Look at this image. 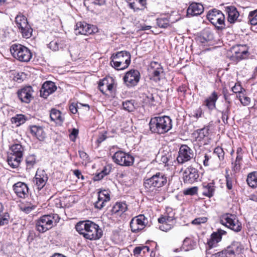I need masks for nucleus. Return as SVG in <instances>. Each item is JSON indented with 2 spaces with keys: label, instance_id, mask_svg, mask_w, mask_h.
I'll return each instance as SVG.
<instances>
[{
  "label": "nucleus",
  "instance_id": "20e7f679",
  "mask_svg": "<svg viewBox=\"0 0 257 257\" xmlns=\"http://www.w3.org/2000/svg\"><path fill=\"white\" fill-rule=\"evenodd\" d=\"M110 64L117 70H122L126 69L130 64L131 55L130 52L122 51L113 54L111 57Z\"/></svg>",
  "mask_w": 257,
  "mask_h": 257
},
{
  "label": "nucleus",
  "instance_id": "69168bd1",
  "mask_svg": "<svg viewBox=\"0 0 257 257\" xmlns=\"http://www.w3.org/2000/svg\"><path fill=\"white\" fill-rule=\"evenodd\" d=\"M242 88L241 85L239 84L236 83L234 86L232 87V91L235 93H240L241 92Z\"/></svg>",
  "mask_w": 257,
  "mask_h": 257
},
{
  "label": "nucleus",
  "instance_id": "864d4df0",
  "mask_svg": "<svg viewBox=\"0 0 257 257\" xmlns=\"http://www.w3.org/2000/svg\"><path fill=\"white\" fill-rule=\"evenodd\" d=\"M156 97L152 93H149L146 96V100L151 105H156Z\"/></svg>",
  "mask_w": 257,
  "mask_h": 257
},
{
  "label": "nucleus",
  "instance_id": "393cba45",
  "mask_svg": "<svg viewBox=\"0 0 257 257\" xmlns=\"http://www.w3.org/2000/svg\"><path fill=\"white\" fill-rule=\"evenodd\" d=\"M225 11L228 15L227 21L230 24H233L236 22H239V14L236 8L233 6L225 7Z\"/></svg>",
  "mask_w": 257,
  "mask_h": 257
},
{
  "label": "nucleus",
  "instance_id": "774afa93",
  "mask_svg": "<svg viewBox=\"0 0 257 257\" xmlns=\"http://www.w3.org/2000/svg\"><path fill=\"white\" fill-rule=\"evenodd\" d=\"M157 158L158 159L160 158V162L164 164H166L169 160L166 155H159L157 156Z\"/></svg>",
  "mask_w": 257,
  "mask_h": 257
},
{
  "label": "nucleus",
  "instance_id": "a211bd4d",
  "mask_svg": "<svg viewBox=\"0 0 257 257\" xmlns=\"http://www.w3.org/2000/svg\"><path fill=\"white\" fill-rule=\"evenodd\" d=\"M48 179L47 174L44 170H38L33 182L37 189L41 190L46 185Z\"/></svg>",
  "mask_w": 257,
  "mask_h": 257
},
{
  "label": "nucleus",
  "instance_id": "7ed1b4c3",
  "mask_svg": "<svg viewBox=\"0 0 257 257\" xmlns=\"http://www.w3.org/2000/svg\"><path fill=\"white\" fill-rule=\"evenodd\" d=\"M150 131L153 133L163 134L172 127V119L169 116H156L152 118L149 122Z\"/></svg>",
  "mask_w": 257,
  "mask_h": 257
},
{
  "label": "nucleus",
  "instance_id": "9b49d317",
  "mask_svg": "<svg viewBox=\"0 0 257 257\" xmlns=\"http://www.w3.org/2000/svg\"><path fill=\"white\" fill-rule=\"evenodd\" d=\"M192 150L187 145H182L179 148L177 161L179 164H183L193 158Z\"/></svg>",
  "mask_w": 257,
  "mask_h": 257
},
{
  "label": "nucleus",
  "instance_id": "c756f323",
  "mask_svg": "<svg viewBox=\"0 0 257 257\" xmlns=\"http://www.w3.org/2000/svg\"><path fill=\"white\" fill-rule=\"evenodd\" d=\"M218 98V97L217 93L215 91H214L204 101V104L209 109H214L216 107V102Z\"/></svg>",
  "mask_w": 257,
  "mask_h": 257
},
{
  "label": "nucleus",
  "instance_id": "338daca9",
  "mask_svg": "<svg viewBox=\"0 0 257 257\" xmlns=\"http://www.w3.org/2000/svg\"><path fill=\"white\" fill-rule=\"evenodd\" d=\"M210 159V157H209L207 154H205L202 157V162L204 166H208L209 165V160Z\"/></svg>",
  "mask_w": 257,
  "mask_h": 257
},
{
  "label": "nucleus",
  "instance_id": "e433bc0d",
  "mask_svg": "<svg viewBox=\"0 0 257 257\" xmlns=\"http://www.w3.org/2000/svg\"><path fill=\"white\" fill-rule=\"evenodd\" d=\"M175 213L172 211H170L169 212H167L164 215H162L158 218L159 222H165L167 221L169 223H175Z\"/></svg>",
  "mask_w": 257,
  "mask_h": 257
},
{
  "label": "nucleus",
  "instance_id": "680f3d73",
  "mask_svg": "<svg viewBox=\"0 0 257 257\" xmlns=\"http://www.w3.org/2000/svg\"><path fill=\"white\" fill-rule=\"evenodd\" d=\"M78 134V130L76 128H73L71 133L69 135L70 139L72 141H75Z\"/></svg>",
  "mask_w": 257,
  "mask_h": 257
},
{
  "label": "nucleus",
  "instance_id": "4be33fe9",
  "mask_svg": "<svg viewBox=\"0 0 257 257\" xmlns=\"http://www.w3.org/2000/svg\"><path fill=\"white\" fill-rule=\"evenodd\" d=\"M109 200L110 195L107 190H104L99 191L97 200L94 204L95 207L101 209L105 205V203L109 201Z\"/></svg>",
  "mask_w": 257,
  "mask_h": 257
},
{
  "label": "nucleus",
  "instance_id": "a878e982",
  "mask_svg": "<svg viewBox=\"0 0 257 257\" xmlns=\"http://www.w3.org/2000/svg\"><path fill=\"white\" fill-rule=\"evenodd\" d=\"M129 7L134 12L144 11L147 8L146 0H126Z\"/></svg>",
  "mask_w": 257,
  "mask_h": 257
},
{
  "label": "nucleus",
  "instance_id": "1a4fd4ad",
  "mask_svg": "<svg viewBox=\"0 0 257 257\" xmlns=\"http://www.w3.org/2000/svg\"><path fill=\"white\" fill-rule=\"evenodd\" d=\"M15 22L23 38L28 39L32 36L33 29L25 16L22 14L18 15L15 18Z\"/></svg>",
  "mask_w": 257,
  "mask_h": 257
},
{
  "label": "nucleus",
  "instance_id": "423d86ee",
  "mask_svg": "<svg viewBox=\"0 0 257 257\" xmlns=\"http://www.w3.org/2000/svg\"><path fill=\"white\" fill-rule=\"evenodd\" d=\"M10 51L13 57L21 62H28L32 57L30 50L20 44L12 45Z\"/></svg>",
  "mask_w": 257,
  "mask_h": 257
},
{
  "label": "nucleus",
  "instance_id": "b1692460",
  "mask_svg": "<svg viewBox=\"0 0 257 257\" xmlns=\"http://www.w3.org/2000/svg\"><path fill=\"white\" fill-rule=\"evenodd\" d=\"M150 71H152V79L155 81L160 80V74L163 72V69L160 63L152 62L150 64Z\"/></svg>",
  "mask_w": 257,
  "mask_h": 257
},
{
  "label": "nucleus",
  "instance_id": "de8ad7c7",
  "mask_svg": "<svg viewBox=\"0 0 257 257\" xmlns=\"http://www.w3.org/2000/svg\"><path fill=\"white\" fill-rule=\"evenodd\" d=\"M230 113V105L227 104L226 108L224 110L221 111L222 116L221 118L223 122L226 124L228 123V119L229 115Z\"/></svg>",
  "mask_w": 257,
  "mask_h": 257
},
{
  "label": "nucleus",
  "instance_id": "5701e85b",
  "mask_svg": "<svg viewBox=\"0 0 257 257\" xmlns=\"http://www.w3.org/2000/svg\"><path fill=\"white\" fill-rule=\"evenodd\" d=\"M57 89L55 83L50 81L45 82L40 90V96L46 98L50 94L54 92Z\"/></svg>",
  "mask_w": 257,
  "mask_h": 257
},
{
  "label": "nucleus",
  "instance_id": "bb28decb",
  "mask_svg": "<svg viewBox=\"0 0 257 257\" xmlns=\"http://www.w3.org/2000/svg\"><path fill=\"white\" fill-rule=\"evenodd\" d=\"M204 11L203 6L200 3H192L187 9V16H195L201 15Z\"/></svg>",
  "mask_w": 257,
  "mask_h": 257
},
{
  "label": "nucleus",
  "instance_id": "cd10ccee",
  "mask_svg": "<svg viewBox=\"0 0 257 257\" xmlns=\"http://www.w3.org/2000/svg\"><path fill=\"white\" fill-rule=\"evenodd\" d=\"M216 186L214 181L211 182H204L202 185V194L209 198L212 197L215 193Z\"/></svg>",
  "mask_w": 257,
  "mask_h": 257
},
{
  "label": "nucleus",
  "instance_id": "4c0bfd02",
  "mask_svg": "<svg viewBox=\"0 0 257 257\" xmlns=\"http://www.w3.org/2000/svg\"><path fill=\"white\" fill-rule=\"evenodd\" d=\"M4 206L0 203V226L7 225L10 220V215L8 212H4Z\"/></svg>",
  "mask_w": 257,
  "mask_h": 257
},
{
  "label": "nucleus",
  "instance_id": "dca6fc26",
  "mask_svg": "<svg viewBox=\"0 0 257 257\" xmlns=\"http://www.w3.org/2000/svg\"><path fill=\"white\" fill-rule=\"evenodd\" d=\"M140 73L137 70L132 69L127 72L123 77L125 84L128 87L136 86L140 81Z\"/></svg>",
  "mask_w": 257,
  "mask_h": 257
},
{
  "label": "nucleus",
  "instance_id": "052dcab7",
  "mask_svg": "<svg viewBox=\"0 0 257 257\" xmlns=\"http://www.w3.org/2000/svg\"><path fill=\"white\" fill-rule=\"evenodd\" d=\"M225 178L226 182V187L229 190H230L232 188V179L229 174H226L225 175Z\"/></svg>",
  "mask_w": 257,
  "mask_h": 257
},
{
  "label": "nucleus",
  "instance_id": "39448f33",
  "mask_svg": "<svg viewBox=\"0 0 257 257\" xmlns=\"http://www.w3.org/2000/svg\"><path fill=\"white\" fill-rule=\"evenodd\" d=\"M57 214L45 215L36 221V229L39 232H44L52 228L59 220Z\"/></svg>",
  "mask_w": 257,
  "mask_h": 257
},
{
  "label": "nucleus",
  "instance_id": "473e14b6",
  "mask_svg": "<svg viewBox=\"0 0 257 257\" xmlns=\"http://www.w3.org/2000/svg\"><path fill=\"white\" fill-rule=\"evenodd\" d=\"M127 209V205L124 202H116L111 209L112 214L120 215Z\"/></svg>",
  "mask_w": 257,
  "mask_h": 257
},
{
  "label": "nucleus",
  "instance_id": "37998d69",
  "mask_svg": "<svg viewBox=\"0 0 257 257\" xmlns=\"http://www.w3.org/2000/svg\"><path fill=\"white\" fill-rule=\"evenodd\" d=\"M158 26L162 28H166L170 26V21L168 17H160L157 19Z\"/></svg>",
  "mask_w": 257,
  "mask_h": 257
},
{
  "label": "nucleus",
  "instance_id": "6e6d98bb",
  "mask_svg": "<svg viewBox=\"0 0 257 257\" xmlns=\"http://www.w3.org/2000/svg\"><path fill=\"white\" fill-rule=\"evenodd\" d=\"M208 218L205 217H200L196 218L192 221L193 224L200 225L201 223H204L207 222Z\"/></svg>",
  "mask_w": 257,
  "mask_h": 257
},
{
  "label": "nucleus",
  "instance_id": "f704fd0d",
  "mask_svg": "<svg viewBox=\"0 0 257 257\" xmlns=\"http://www.w3.org/2000/svg\"><path fill=\"white\" fill-rule=\"evenodd\" d=\"M248 185L252 188L257 187V172H253L248 174L246 179Z\"/></svg>",
  "mask_w": 257,
  "mask_h": 257
},
{
  "label": "nucleus",
  "instance_id": "2f4dec72",
  "mask_svg": "<svg viewBox=\"0 0 257 257\" xmlns=\"http://www.w3.org/2000/svg\"><path fill=\"white\" fill-rule=\"evenodd\" d=\"M31 134L39 141H43L45 138V134L41 126L33 125L30 127Z\"/></svg>",
  "mask_w": 257,
  "mask_h": 257
},
{
  "label": "nucleus",
  "instance_id": "4468645a",
  "mask_svg": "<svg viewBox=\"0 0 257 257\" xmlns=\"http://www.w3.org/2000/svg\"><path fill=\"white\" fill-rule=\"evenodd\" d=\"M148 223L147 218L144 214L133 218L130 222V227L133 232H137L144 229Z\"/></svg>",
  "mask_w": 257,
  "mask_h": 257
},
{
  "label": "nucleus",
  "instance_id": "6ab92c4d",
  "mask_svg": "<svg viewBox=\"0 0 257 257\" xmlns=\"http://www.w3.org/2000/svg\"><path fill=\"white\" fill-rule=\"evenodd\" d=\"M225 231L222 230H218L217 232H213L207 242L206 254L209 253L208 250L216 247L217 243L221 241L222 235Z\"/></svg>",
  "mask_w": 257,
  "mask_h": 257
},
{
  "label": "nucleus",
  "instance_id": "0eeeda50",
  "mask_svg": "<svg viewBox=\"0 0 257 257\" xmlns=\"http://www.w3.org/2000/svg\"><path fill=\"white\" fill-rule=\"evenodd\" d=\"M219 221L222 225L235 232H239L241 230V223L234 214L224 213L220 216Z\"/></svg>",
  "mask_w": 257,
  "mask_h": 257
},
{
  "label": "nucleus",
  "instance_id": "f257e3e1",
  "mask_svg": "<svg viewBox=\"0 0 257 257\" xmlns=\"http://www.w3.org/2000/svg\"><path fill=\"white\" fill-rule=\"evenodd\" d=\"M75 228L85 239L90 240L99 239L103 234L102 230L98 225L89 220L78 222Z\"/></svg>",
  "mask_w": 257,
  "mask_h": 257
},
{
  "label": "nucleus",
  "instance_id": "13d9d810",
  "mask_svg": "<svg viewBox=\"0 0 257 257\" xmlns=\"http://www.w3.org/2000/svg\"><path fill=\"white\" fill-rule=\"evenodd\" d=\"M239 100L241 103L244 105H247L250 102V98L246 96H239Z\"/></svg>",
  "mask_w": 257,
  "mask_h": 257
},
{
  "label": "nucleus",
  "instance_id": "412c9836",
  "mask_svg": "<svg viewBox=\"0 0 257 257\" xmlns=\"http://www.w3.org/2000/svg\"><path fill=\"white\" fill-rule=\"evenodd\" d=\"M13 188L15 193L20 198H25L28 196L29 188L26 183L18 182L13 185Z\"/></svg>",
  "mask_w": 257,
  "mask_h": 257
},
{
  "label": "nucleus",
  "instance_id": "7c9ffc66",
  "mask_svg": "<svg viewBox=\"0 0 257 257\" xmlns=\"http://www.w3.org/2000/svg\"><path fill=\"white\" fill-rule=\"evenodd\" d=\"M241 148H238L236 151V158L234 163H232V169L235 172H238L240 169V165L242 160V152Z\"/></svg>",
  "mask_w": 257,
  "mask_h": 257
},
{
  "label": "nucleus",
  "instance_id": "a19ab883",
  "mask_svg": "<svg viewBox=\"0 0 257 257\" xmlns=\"http://www.w3.org/2000/svg\"><path fill=\"white\" fill-rule=\"evenodd\" d=\"M26 120V116L23 114H17L11 118V121L13 123L19 126L25 122Z\"/></svg>",
  "mask_w": 257,
  "mask_h": 257
},
{
  "label": "nucleus",
  "instance_id": "f03ea898",
  "mask_svg": "<svg viewBox=\"0 0 257 257\" xmlns=\"http://www.w3.org/2000/svg\"><path fill=\"white\" fill-rule=\"evenodd\" d=\"M167 182L166 175L161 172H157L151 177L144 179V186L146 192L151 196L155 195L158 189L164 186Z\"/></svg>",
  "mask_w": 257,
  "mask_h": 257
},
{
  "label": "nucleus",
  "instance_id": "79ce46f5",
  "mask_svg": "<svg viewBox=\"0 0 257 257\" xmlns=\"http://www.w3.org/2000/svg\"><path fill=\"white\" fill-rule=\"evenodd\" d=\"M50 116L51 120L54 121L59 120L61 122L63 121L61 112L56 109L53 108L51 109Z\"/></svg>",
  "mask_w": 257,
  "mask_h": 257
},
{
  "label": "nucleus",
  "instance_id": "09e8293b",
  "mask_svg": "<svg viewBox=\"0 0 257 257\" xmlns=\"http://www.w3.org/2000/svg\"><path fill=\"white\" fill-rule=\"evenodd\" d=\"M248 19L251 25H257V10L249 12Z\"/></svg>",
  "mask_w": 257,
  "mask_h": 257
},
{
  "label": "nucleus",
  "instance_id": "ea45409f",
  "mask_svg": "<svg viewBox=\"0 0 257 257\" xmlns=\"http://www.w3.org/2000/svg\"><path fill=\"white\" fill-rule=\"evenodd\" d=\"M63 44L59 40H53L49 43L48 47L53 51H57L63 48Z\"/></svg>",
  "mask_w": 257,
  "mask_h": 257
},
{
  "label": "nucleus",
  "instance_id": "5fc2aeb1",
  "mask_svg": "<svg viewBox=\"0 0 257 257\" xmlns=\"http://www.w3.org/2000/svg\"><path fill=\"white\" fill-rule=\"evenodd\" d=\"M198 188L197 187H192L187 188L184 191L185 195H193L197 193Z\"/></svg>",
  "mask_w": 257,
  "mask_h": 257
},
{
  "label": "nucleus",
  "instance_id": "9d476101",
  "mask_svg": "<svg viewBox=\"0 0 257 257\" xmlns=\"http://www.w3.org/2000/svg\"><path fill=\"white\" fill-rule=\"evenodd\" d=\"M112 159L115 163L122 166H131L134 163V158L122 151L116 152Z\"/></svg>",
  "mask_w": 257,
  "mask_h": 257
},
{
  "label": "nucleus",
  "instance_id": "49530a36",
  "mask_svg": "<svg viewBox=\"0 0 257 257\" xmlns=\"http://www.w3.org/2000/svg\"><path fill=\"white\" fill-rule=\"evenodd\" d=\"M194 244V242L190 238L188 237L185 238L182 245L184 249V251H186L192 249L193 247Z\"/></svg>",
  "mask_w": 257,
  "mask_h": 257
},
{
  "label": "nucleus",
  "instance_id": "bf43d9fd",
  "mask_svg": "<svg viewBox=\"0 0 257 257\" xmlns=\"http://www.w3.org/2000/svg\"><path fill=\"white\" fill-rule=\"evenodd\" d=\"M35 208L34 206H31V205H23L21 209V210L25 212L26 213H29L31 212Z\"/></svg>",
  "mask_w": 257,
  "mask_h": 257
},
{
  "label": "nucleus",
  "instance_id": "603ef678",
  "mask_svg": "<svg viewBox=\"0 0 257 257\" xmlns=\"http://www.w3.org/2000/svg\"><path fill=\"white\" fill-rule=\"evenodd\" d=\"M25 77L26 75L24 72H20L15 74L13 79L18 83H21L24 80Z\"/></svg>",
  "mask_w": 257,
  "mask_h": 257
},
{
  "label": "nucleus",
  "instance_id": "c9c22d12",
  "mask_svg": "<svg viewBox=\"0 0 257 257\" xmlns=\"http://www.w3.org/2000/svg\"><path fill=\"white\" fill-rule=\"evenodd\" d=\"M10 154L18 156V158L23 157L24 148L20 144H16L12 145L10 148Z\"/></svg>",
  "mask_w": 257,
  "mask_h": 257
},
{
  "label": "nucleus",
  "instance_id": "ddd939ff",
  "mask_svg": "<svg viewBox=\"0 0 257 257\" xmlns=\"http://www.w3.org/2000/svg\"><path fill=\"white\" fill-rule=\"evenodd\" d=\"M233 57L237 61L246 59L249 56L248 47L246 45H236L231 47Z\"/></svg>",
  "mask_w": 257,
  "mask_h": 257
},
{
  "label": "nucleus",
  "instance_id": "f8f14e48",
  "mask_svg": "<svg viewBox=\"0 0 257 257\" xmlns=\"http://www.w3.org/2000/svg\"><path fill=\"white\" fill-rule=\"evenodd\" d=\"M199 177L198 170L191 166L186 168L182 174V179L185 184H193L197 182Z\"/></svg>",
  "mask_w": 257,
  "mask_h": 257
},
{
  "label": "nucleus",
  "instance_id": "f3484780",
  "mask_svg": "<svg viewBox=\"0 0 257 257\" xmlns=\"http://www.w3.org/2000/svg\"><path fill=\"white\" fill-rule=\"evenodd\" d=\"M33 92L34 90L32 86H28L19 89L17 92V95L22 102L29 103L33 99Z\"/></svg>",
  "mask_w": 257,
  "mask_h": 257
},
{
  "label": "nucleus",
  "instance_id": "2eb2a0df",
  "mask_svg": "<svg viewBox=\"0 0 257 257\" xmlns=\"http://www.w3.org/2000/svg\"><path fill=\"white\" fill-rule=\"evenodd\" d=\"M75 31L76 35H88L97 32V28L95 26L80 22L76 24Z\"/></svg>",
  "mask_w": 257,
  "mask_h": 257
},
{
  "label": "nucleus",
  "instance_id": "8fccbe9b",
  "mask_svg": "<svg viewBox=\"0 0 257 257\" xmlns=\"http://www.w3.org/2000/svg\"><path fill=\"white\" fill-rule=\"evenodd\" d=\"M213 154L216 155L220 161L224 160V152L220 147H217L215 148L213 151Z\"/></svg>",
  "mask_w": 257,
  "mask_h": 257
},
{
  "label": "nucleus",
  "instance_id": "6e6552de",
  "mask_svg": "<svg viewBox=\"0 0 257 257\" xmlns=\"http://www.w3.org/2000/svg\"><path fill=\"white\" fill-rule=\"evenodd\" d=\"M207 18L218 30L225 28V16L220 11L216 9L209 11Z\"/></svg>",
  "mask_w": 257,
  "mask_h": 257
},
{
  "label": "nucleus",
  "instance_id": "e2e57ef3",
  "mask_svg": "<svg viewBox=\"0 0 257 257\" xmlns=\"http://www.w3.org/2000/svg\"><path fill=\"white\" fill-rule=\"evenodd\" d=\"M80 157L85 161V163H87L88 161V155L83 151H79L78 152Z\"/></svg>",
  "mask_w": 257,
  "mask_h": 257
},
{
  "label": "nucleus",
  "instance_id": "c85d7f7f",
  "mask_svg": "<svg viewBox=\"0 0 257 257\" xmlns=\"http://www.w3.org/2000/svg\"><path fill=\"white\" fill-rule=\"evenodd\" d=\"M98 88L103 94H105L107 91L112 92L114 88L113 80L110 78L109 82L107 79H103L99 82Z\"/></svg>",
  "mask_w": 257,
  "mask_h": 257
},
{
  "label": "nucleus",
  "instance_id": "58836bf2",
  "mask_svg": "<svg viewBox=\"0 0 257 257\" xmlns=\"http://www.w3.org/2000/svg\"><path fill=\"white\" fill-rule=\"evenodd\" d=\"M209 127L206 126L198 130L194 133L195 135H197L196 138L198 139V140L203 139L205 137H207L209 135Z\"/></svg>",
  "mask_w": 257,
  "mask_h": 257
},
{
  "label": "nucleus",
  "instance_id": "0e129e2a",
  "mask_svg": "<svg viewBox=\"0 0 257 257\" xmlns=\"http://www.w3.org/2000/svg\"><path fill=\"white\" fill-rule=\"evenodd\" d=\"M90 1L94 5L101 6L105 5L106 0H90Z\"/></svg>",
  "mask_w": 257,
  "mask_h": 257
},
{
  "label": "nucleus",
  "instance_id": "3c124183",
  "mask_svg": "<svg viewBox=\"0 0 257 257\" xmlns=\"http://www.w3.org/2000/svg\"><path fill=\"white\" fill-rule=\"evenodd\" d=\"M161 225L159 226V228L164 231H167L172 228L173 227L174 223L171 222H168L165 221V222H159Z\"/></svg>",
  "mask_w": 257,
  "mask_h": 257
},
{
  "label": "nucleus",
  "instance_id": "4d7b16f0",
  "mask_svg": "<svg viewBox=\"0 0 257 257\" xmlns=\"http://www.w3.org/2000/svg\"><path fill=\"white\" fill-rule=\"evenodd\" d=\"M143 248H147L148 252L150 251V248L148 246L144 245L142 246H137L134 249V254H140L141 251L143 250Z\"/></svg>",
  "mask_w": 257,
  "mask_h": 257
},
{
  "label": "nucleus",
  "instance_id": "aec40b11",
  "mask_svg": "<svg viewBox=\"0 0 257 257\" xmlns=\"http://www.w3.org/2000/svg\"><path fill=\"white\" fill-rule=\"evenodd\" d=\"M243 249V247L239 242L234 241L228 246L223 251L226 257H234L239 254Z\"/></svg>",
  "mask_w": 257,
  "mask_h": 257
},
{
  "label": "nucleus",
  "instance_id": "c03bdc74",
  "mask_svg": "<svg viewBox=\"0 0 257 257\" xmlns=\"http://www.w3.org/2000/svg\"><path fill=\"white\" fill-rule=\"evenodd\" d=\"M36 163L35 156L30 155L27 156L26 158V168L27 169H32Z\"/></svg>",
  "mask_w": 257,
  "mask_h": 257
},
{
  "label": "nucleus",
  "instance_id": "a18cd8bd",
  "mask_svg": "<svg viewBox=\"0 0 257 257\" xmlns=\"http://www.w3.org/2000/svg\"><path fill=\"white\" fill-rule=\"evenodd\" d=\"M135 101L133 100H126L122 103V106L124 110L132 112L135 110L136 107L134 105Z\"/></svg>",
  "mask_w": 257,
  "mask_h": 257
},
{
  "label": "nucleus",
  "instance_id": "72a5a7b5",
  "mask_svg": "<svg viewBox=\"0 0 257 257\" xmlns=\"http://www.w3.org/2000/svg\"><path fill=\"white\" fill-rule=\"evenodd\" d=\"M23 157L18 156L9 154L8 157L7 162L8 164L13 168H16L19 167Z\"/></svg>",
  "mask_w": 257,
  "mask_h": 257
}]
</instances>
